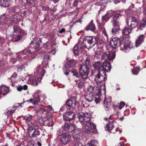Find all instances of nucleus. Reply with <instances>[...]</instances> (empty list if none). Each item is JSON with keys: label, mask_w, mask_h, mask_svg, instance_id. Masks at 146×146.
<instances>
[{"label": "nucleus", "mask_w": 146, "mask_h": 146, "mask_svg": "<svg viewBox=\"0 0 146 146\" xmlns=\"http://www.w3.org/2000/svg\"><path fill=\"white\" fill-rule=\"evenodd\" d=\"M78 115L80 122H86L82 128V130L84 132L87 133H91L93 134L98 133L96 125L90 122L91 119V114L90 113L81 112L79 113Z\"/></svg>", "instance_id": "obj_1"}, {"label": "nucleus", "mask_w": 146, "mask_h": 146, "mask_svg": "<svg viewBox=\"0 0 146 146\" xmlns=\"http://www.w3.org/2000/svg\"><path fill=\"white\" fill-rule=\"evenodd\" d=\"M115 56V53L113 51H108L104 52L102 57V60H105L102 64V67L104 71L107 72H110L111 68L110 63L106 60L107 59L111 60L114 59Z\"/></svg>", "instance_id": "obj_2"}, {"label": "nucleus", "mask_w": 146, "mask_h": 146, "mask_svg": "<svg viewBox=\"0 0 146 146\" xmlns=\"http://www.w3.org/2000/svg\"><path fill=\"white\" fill-rule=\"evenodd\" d=\"M110 45L113 48H116L120 45L121 50L126 52L129 50L133 47V44L130 42L121 44L120 40L118 38H115L111 39L110 42Z\"/></svg>", "instance_id": "obj_3"}, {"label": "nucleus", "mask_w": 146, "mask_h": 146, "mask_svg": "<svg viewBox=\"0 0 146 146\" xmlns=\"http://www.w3.org/2000/svg\"><path fill=\"white\" fill-rule=\"evenodd\" d=\"M28 134L31 138L36 137L40 134L41 129L39 126L36 123L31 122L28 124Z\"/></svg>", "instance_id": "obj_4"}, {"label": "nucleus", "mask_w": 146, "mask_h": 146, "mask_svg": "<svg viewBox=\"0 0 146 146\" xmlns=\"http://www.w3.org/2000/svg\"><path fill=\"white\" fill-rule=\"evenodd\" d=\"M79 70L81 77L84 79H86L89 73V69L88 66L85 64H80Z\"/></svg>", "instance_id": "obj_5"}, {"label": "nucleus", "mask_w": 146, "mask_h": 146, "mask_svg": "<svg viewBox=\"0 0 146 146\" xmlns=\"http://www.w3.org/2000/svg\"><path fill=\"white\" fill-rule=\"evenodd\" d=\"M76 98L74 96L70 98L66 102V107L68 110L72 109L73 111H75L77 104L76 101Z\"/></svg>", "instance_id": "obj_6"}, {"label": "nucleus", "mask_w": 146, "mask_h": 146, "mask_svg": "<svg viewBox=\"0 0 146 146\" xmlns=\"http://www.w3.org/2000/svg\"><path fill=\"white\" fill-rule=\"evenodd\" d=\"M58 134L60 137V142L62 144L66 145L70 141L71 137L70 134L68 133H63L61 134Z\"/></svg>", "instance_id": "obj_7"}, {"label": "nucleus", "mask_w": 146, "mask_h": 146, "mask_svg": "<svg viewBox=\"0 0 146 146\" xmlns=\"http://www.w3.org/2000/svg\"><path fill=\"white\" fill-rule=\"evenodd\" d=\"M49 114L50 116L52 115L51 113H49L48 112L47 113V114H44L42 115V117H43L42 120V123L43 125L51 126L53 125L52 118L51 117L49 118L48 117V114Z\"/></svg>", "instance_id": "obj_8"}, {"label": "nucleus", "mask_w": 146, "mask_h": 146, "mask_svg": "<svg viewBox=\"0 0 146 146\" xmlns=\"http://www.w3.org/2000/svg\"><path fill=\"white\" fill-rule=\"evenodd\" d=\"M106 74L102 69L98 70V73L95 77V81L98 83H100L106 79Z\"/></svg>", "instance_id": "obj_9"}, {"label": "nucleus", "mask_w": 146, "mask_h": 146, "mask_svg": "<svg viewBox=\"0 0 146 146\" xmlns=\"http://www.w3.org/2000/svg\"><path fill=\"white\" fill-rule=\"evenodd\" d=\"M99 40V38L97 36H87L84 39V41L90 44V48L92 47Z\"/></svg>", "instance_id": "obj_10"}, {"label": "nucleus", "mask_w": 146, "mask_h": 146, "mask_svg": "<svg viewBox=\"0 0 146 146\" xmlns=\"http://www.w3.org/2000/svg\"><path fill=\"white\" fill-rule=\"evenodd\" d=\"M85 99L88 102H90L94 101L96 103H98L100 101L99 97L98 95H93L92 94H90L85 96Z\"/></svg>", "instance_id": "obj_11"}, {"label": "nucleus", "mask_w": 146, "mask_h": 146, "mask_svg": "<svg viewBox=\"0 0 146 146\" xmlns=\"http://www.w3.org/2000/svg\"><path fill=\"white\" fill-rule=\"evenodd\" d=\"M127 19V23L129 27L132 28H134L137 26L138 22L136 18L132 16L129 17Z\"/></svg>", "instance_id": "obj_12"}, {"label": "nucleus", "mask_w": 146, "mask_h": 146, "mask_svg": "<svg viewBox=\"0 0 146 146\" xmlns=\"http://www.w3.org/2000/svg\"><path fill=\"white\" fill-rule=\"evenodd\" d=\"M75 113L72 111H68L66 112L63 114L64 119L70 121L75 118Z\"/></svg>", "instance_id": "obj_13"}, {"label": "nucleus", "mask_w": 146, "mask_h": 146, "mask_svg": "<svg viewBox=\"0 0 146 146\" xmlns=\"http://www.w3.org/2000/svg\"><path fill=\"white\" fill-rule=\"evenodd\" d=\"M82 136V133L78 130H76L72 133V137L74 142H79L81 139Z\"/></svg>", "instance_id": "obj_14"}, {"label": "nucleus", "mask_w": 146, "mask_h": 146, "mask_svg": "<svg viewBox=\"0 0 146 146\" xmlns=\"http://www.w3.org/2000/svg\"><path fill=\"white\" fill-rule=\"evenodd\" d=\"M9 88L5 85L2 84L0 87V93L4 96L6 95L9 92Z\"/></svg>", "instance_id": "obj_15"}, {"label": "nucleus", "mask_w": 146, "mask_h": 146, "mask_svg": "<svg viewBox=\"0 0 146 146\" xmlns=\"http://www.w3.org/2000/svg\"><path fill=\"white\" fill-rule=\"evenodd\" d=\"M145 36L142 34L139 35L135 42V46L137 47L141 45L144 42Z\"/></svg>", "instance_id": "obj_16"}, {"label": "nucleus", "mask_w": 146, "mask_h": 146, "mask_svg": "<svg viewBox=\"0 0 146 146\" xmlns=\"http://www.w3.org/2000/svg\"><path fill=\"white\" fill-rule=\"evenodd\" d=\"M145 36L142 34L139 35L135 42V46L137 47L141 45L144 42Z\"/></svg>", "instance_id": "obj_17"}, {"label": "nucleus", "mask_w": 146, "mask_h": 146, "mask_svg": "<svg viewBox=\"0 0 146 146\" xmlns=\"http://www.w3.org/2000/svg\"><path fill=\"white\" fill-rule=\"evenodd\" d=\"M76 127L74 124H65L64 125V129L68 132H72L75 130Z\"/></svg>", "instance_id": "obj_18"}, {"label": "nucleus", "mask_w": 146, "mask_h": 146, "mask_svg": "<svg viewBox=\"0 0 146 146\" xmlns=\"http://www.w3.org/2000/svg\"><path fill=\"white\" fill-rule=\"evenodd\" d=\"M36 71L38 75H40L39 78H42L45 73V70L43 69L40 65L38 66L36 68Z\"/></svg>", "instance_id": "obj_19"}, {"label": "nucleus", "mask_w": 146, "mask_h": 146, "mask_svg": "<svg viewBox=\"0 0 146 146\" xmlns=\"http://www.w3.org/2000/svg\"><path fill=\"white\" fill-rule=\"evenodd\" d=\"M121 16V14L118 13H115L113 17V19L112 20L113 25H117L119 24V21H118V19L119 17Z\"/></svg>", "instance_id": "obj_20"}, {"label": "nucleus", "mask_w": 146, "mask_h": 146, "mask_svg": "<svg viewBox=\"0 0 146 146\" xmlns=\"http://www.w3.org/2000/svg\"><path fill=\"white\" fill-rule=\"evenodd\" d=\"M35 110L37 112L41 110L42 113V115L47 114V111H46V109L43 108L42 106L40 105L37 104L35 106Z\"/></svg>", "instance_id": "obj_21"}, {"label": "nucleus", "mask_w": 146, "mask_h": 146, "mask_svg": "<svg viewBox=\"0 0 146 146\" xmlns=\"http://www.w3.org/2000/svg\"><path fill=\"white\" fill-rule=\"evenodd\" d=\"M87 89L88 92H89L90 94H97V90L96 88L95 87L94 85L93 86L89 85Z\"/></svg>", "instance_id": "obj_22"}, {"label": "nucleus", "mask_w": 146, "mask_h": 146, "mask_svg": "<svg viewBox=\"0 0 146 146\" xmlns=\"http://www.w3.org/2000/svg\"><path fill=\"white\" fill-rule=\"evenodd\" d=\"M85 29L87 31L90 30L92 31L95 32L96 31V28L94 24L91 21L89 24L86 27Z\"/></svg>", "instance_id": "obj_23"}, {"label": "nucleus", "mask_w": 146, "mask_h": 146, "mask_svg": "<svg viewBox=\"0 0 146 146\" xmlns=\"http://www.w3.org/2000/svg\"><path fill=\"white\" fill-rule=\"evenodd\" d=\"M41 79L42 78H38L37 80H35V79H33L32 78H30L28 79V81L29 83L35 84L37 86L38 84V82H40Z\"/></svg>", "instance_id": "obj_24"}, {"label": "nucleus", "mask_w": 146, "mask_h": 146, "mask_svg": "<svg viewBox=\"0 0 146 146\" xmlns=\"http://www.w3.org/2000/svg\"><path fill=\"white\" fill-rule=\"evenodd\" d=\"M11 0H2L0 5L4 7H8L10 4Z\"/></svg>", "instance_id": "obj_25"}, {"label": "nucleus", "mask_w": 146, "mask_h": 146, "mask_svg": "<svg viewBox=\"0 0 146 146\" xmlns=\"http://www.w3.org/2000/svg\"><path fill=\"white\" fill-rule=\"evenodd\" d=\"M131 31V29L125 27L122 30V33L123 35H127L130 34Z\"/></svg>", "instance_id": "obj_26"}, {"label": "nucleus", "mask_w": 146, "mask_h": 146, "mask_svg": "<svg viewBox=\"0 0 146 146\" xmlns=\"http://www.w3.org/2000/svg\"><path fill=\"white\" fill-rule=\"evenodd\" d=\"M93 66L95 70H98L102 66V64H101L100 62H98L94 64Z\"/></svg>", "instance_id": "obj_27"}, {"label": "nucleus", "mask_w": 146, "mask_h": 146, "mask_svg": "<svg viewBox=\"0 0 146 146\" xmlns=\"http://www.w3.org/2000/svg\"><path fill=\"white\" fill-rule=\"evenodd\" d=\"M76 63V61L73 60L69 61L68 63V64L69 68H72L75 66Z\"/></svg>", "instance_id": "obj_28"}, {"label": "nucleus", "mask_w": 146, "mask_h": 146, "mask_svg": "<svg viewBox=\"0 0 146 146\" xmlns=\"http://www.w3.org/2000/svg\"><path fill=\"white\" fill-rule=\"evenodd\" d=\"M97 47L99 49H102L104 45V42L102 40H99L97 42Z\"/></svg>", "instance_id": "obj_29"}, {"label": "nucleus", "mask_w": 146, "mask_h": 146, "mask_svg": "<svg viewBox=\"0 0 146 146\" xmlns=\"http://www.w3.org/2000/svg\"><path fill=\"white\" fill-rule=\"evenodd\" d=\"M98 141L96 140H93L91 141L89 143L86 144L85 146H98Z\"/></svg>", "instance_id": "obj_30"}, {"label": "nucleus", "mask_w": 146, "mask_h": 146, "mask_svg": "<svg viewBox=\"0 0 146 146\" xmlns=\"http://www.w3.org/2000/svg\"><path fill=\"white\" fill-rule=\"evenodd\" d=\"M113 27L112 29L111 32L113 34H115L117 32L119 29V24L117 25H113Z\"/></svg>", "instance_id": "obj_31"}, {"label": "nucleus", "mask_w": 146, "mask_h": 146, "mask_svg": "<svg viewBox=\"0 0 146 146\" xmlns=\"http://www.w3.org/2000/svg\"><path fill=\"white\" fill-rule=\"evenodd\" d=\"M33 98L36 104L37 103L40 102V98L37 94H35L33 95Z\"/></svg>", "instance_id": "obj_32"}, {"label": "nucleus", "mask_w": 146, "mask_h": 146, "mask_svg": "<svg viewBox=\"0 0 146 146\" xmlns=\"http://www.w3.org/2000/svg\"><path fill=\"white\" fill-rule=\"evenodd\" d=\"M113 127V125L111 123H107L105 127L106 130H111Z\"/></svg>", "instance_id": "obj_33"}, {"label": "nucleus", "mask_w": 146, "mask_h": 146, "mask_svg": "<svg viewBox=\"0 0 146 146\" xmlns=\"http://www.w3.org/2000/svg\"><path fill=\"white\" fill-rule=\"evenodd\" d=\"M32 116L30 115H28L25 116L24 119L27 122H29L31 119Z\"/></svg>", "instance_id": "obj_34"}, {"label": "nucleus", "mask_w": 146, "mask_h": 146, "mask_svg": "<svg viewBox=\"0 0 146 146\" xmlns=\"http://www.w3.org/2000/svg\"><path fill=\"white\" fill-rule=\"evenodd\" d=\"M99 28L101 29L102 33L107 37H108V35L107 33L105 28L103 26H99Z\"/></svg>", "instance_id": "obj_35"}, {"label": "nucleus", "mask_w": 146, "mask_h": 146, "mask_svg": "<svg viewBox=\"0 0 146 146\" xmlns=\"http://www.w3.org/2000/svg\"><path fill=\"white\" fill-rule=\"evenodd\" d=\"M73 51L74 54L75 55H77L78 54V46L77 45H75L73 49Z\"/></svg>", "instance_id": "obj_36"}, {"label": "nucleus", "mask_w": 146, "mask_h": 146, "mask_svg": "<svg viewBox=\"0 0 146 146\" xmlns=\"http://www.w3.org/2000/svg\"><path fill=\"white\" fill-rule=\"evenodd\" d=\"M111 103L110 102H107L106 103L105 102L104 104V108L105 110H108L110 106Z\"/></svg>", "instance_id": "obj_37"}, {"label": "nucleus", "mask_w": 146, "mask_h": 146, "mask_svg": "<svg viewBox=\"0 0 146 146\" xmlns=\"http://www.w3.org/2000/svg\"><path fill=\"white\" fill-rule=\"evenodd\" d=\"M73 76H75L77 78H80L81 76L80 73H78L76 71L74 70L72 71Z\"/></svg>", "instance_id": "obj_38"}, {"label": "nucleus", "mask_w": 146, "mask_h": 146, "mask_svg": "<svg viewBox=\"0 0 146 146\" xmlns=\"http://www.w3.org/2000/svg\"><path fill=\"white\" fill-rule=\"evenodd\" d=\"M28 102V103H32V104H34L35 105L36 104L34 99V98H33V99H32V98H31L29 100H28L27 101H26L25 102H23V103H24V102ZM23 103H20V104H20V106H21V104H22Z\"/></svg>", "instance_id": "obj_39"}, {"label": "nucleus", "mask_w": 146, "mask_h": 146, "mask_svg": "<svg viewBox=\"0 0 146 146\" xmlns=\"http://www.w3.org/2000/svg\"><path fill=\"white\" fill-rule=\"evenodd\" d=\"M6 19L4 16H2L0 18V24H4L5 23Z\"/></svg>", "instance_id": "obj_40"}, {"label": "nucleus", "mask_w": 146, "mask_h": 146, "mask_svg": "<svg viewBox=\"0 0 146 146\" xmlns=\"http://www.w3.org/2000/svg\"><path fill=\"white\" fill-rule=\"evenodd\" d=\"M17 74L15 73L13 75H12V76L10 78V80H11V82L12 83H13L15 80V78L17 77Z\"/></svg>", "instance_id": "obj_41"}, {"label": "nucleus", "mask_w": 146, "mask_h": 146, "mask_svg": "<svg viewBox=\"0 0 146 146\" xmlns=\"http://www.w3.org/2000/svg\"><path fill=\"white\" fill-rule=\"evenodd\" d=\"M49 57H50L49 56L48 54H45L44 56V58H43L44 59H43V62H44V61H45V64H46L47 63V61L48 60Z\"/></svg>", "instance_id": "obj_42"}, {"label": "nucleus", "mask_w": 146, "mask_h": 146, "mask_svg": "<svg viewBox=\"0 0 146 146\" xmlns=\"http://www.w3.org/2000/svg\"><path fill=\"white\" fill-rule=\"evenodd\" d=\"M13 29L14 32L16 33H19L21 29L17 26H14L13 27Z\"/></svg>", "instance_id": "obj_43"}, {"label": "nucleus", "mask_w": 146, "mask_h": 146, "mask_svg": "<svg viewBox=\"0 0 146 146\" xmlns=\"http://www.w3.org/2000/svg\"><path fill=\"white\" fill-rule=\"evenodd\" d=\"M139 71V69L138 68H135L132 70L133 73L134 74H137L138 73Z\"/></svg>", "instance_id": "obj_44"}, {"label": "nucleus", "mask_w": 146, "mask_h": 146, "mask_svg": "<svg viewBox=\"0 0 146 146\" xmlns=\"http://www.w3.org/2000/svg\"><path fill=\"white\" fill-rule=\"evenodd\" d=\"M22 53L24 54H26L27 53L29 54H31V50L28 49H27L24 50L22 52Z\"/></svg>", "instance_id": "obj_45"}, {"label": "nucleus", "mask_w": 146, "mask_h": 146, "mask_svg": "<svg viewBox=\"0 0 146 146\" xmlns=\"http://www.w3.org/2000/svg\"><path fill=\"white\" fill-rule=\"evenodd\" d=\"M106 15H107V17L109 19L111 17L113 16V14L112 11L108 12Z\"/></svg>", "instance_id": "obj_46"}, {"label": "nucleus", "mask_w": 146, "mask_h": 146, "mask_svg": "<svg viewBox=\"0 0 146 146\" xmlns=\"http://www.w3.org/2000/svg\"><path fill=\"white\" fill-rule=\"evenodd\" d=\"M125 103L123 102H121L118 106L119 109L120 110L122 109L125 106Z\"/></svg>", "instance_id": "obj_47"}, {"label": "nucleus", "mask_w": 146, "mask_h": 146, "mask_svg": "<svg viewBox=\"0 0 146 146\" xmlns=\"http://www.w3.org/2000/svg\"><path fill=\"white\" fill-rule=\"evenodd\" d=\"M146 25V21L144 20L142 21L141 23L140 28L141 29L142 28H144V27Z\"/></svg>", "instance_id": "obj_48"}, {"label": "nucleus", "mask_w": 146, "mask_h": 146, "mask_svg": "<svg viewBox=\"0 0 146 146\" xmlns=\"http://www.w3.org/2000/svg\"><path fill=\"white\" fill-rule=\"evenodd\" d=\"M90 57H87L85 60V63L86 64H89L90 62Z\"/></svg>", "instance_id": "obj_49"}, {"label": "nucleus", "mask_w": 146, "mask_h": 146, "mask_svg": "<svg viewBox=\"0 0 146 146\" xmlns=\"http://www.w3.org/2000/svg\"><path fill=\"white\" fill-rule=\"evenodd\" d=\"M26 1V4H27L29 3L30 5H33V3H34V1L33 0H25Z\"/></svg>", "instance_id": "obj_50"}, {"label": "nucleus", "mask_w": 146, "mask_h": 146, "mask_svg": "<svg viewBox=\"0 0 146 146\" xmlns=\"http://www.w3.org/2000/svg\"><path fill=\"white\" fill-rule=\"evenodd\" d=\"M22 38V36H17L15 38V41L16 42L20 40Z\"/></svg>", "instance_id": "obj_51"}, {"label": "nucleus", "mask_w": 146, "mask_h": 146, "mask_svg": "<svg viewBox=\"0 0 146 146\" xmlns=\"http://www.w3.org/2000/svg\"><path fill=\"white\" fill-rule=\"evenodd\" d=\"M25 68V66L23 65L17 68V71L21 72Z\"/></svg>", "instance_id": "obj_52"}, {"label": "nucleus", "mask_w": 146, "mask_h": 146, "mask_svg": "<svg viewBox=\"0 0 146 146\" xmlns=\"http://www.w3.org/2000/svg\"><path fill=\"white\" fill-rule=\"evenodd\" d=\"M85 83L84 82H80L78 85V87L79 88H82L84 85V84Z\"/></svg>", "instance_id": "obj_53"}, {"label": "nucleus", "mask_w": 146, "mask_h": 146, "mask_svg": "<svg viewBox=\"0 0 146 146\" xmlns=\"http://www.w3.org/2000/svg\"><path fill=\"white\" fill-rule=\"evenodd\" d=\"M107 15H105L104 16L102 17V20L103 22L105 21L106 22L109 19H108V18L107 17Z\"/></svg>", "instance_id": "obj_54"}, {"label": "nucleus", "mask_w": 146, "mask_h": 146, "mask_svg": "<svg viewBox=\"0 0 146 146\" xmlns=\"http://www.w3.org/2000/svg\"><path fill=\"white\" fill-rule=\"evenodd\" d=\"M74 143V145L73 146H82V145L81 143H80V141L76 142Z\"/></svg>", "instance_id": "obj_55"}, {"label": "nucleus", "mask_w": 146, "mask_h": 146, "mask_svg": "<svg viewBox=\"0 0 146 146\" xmlns=\"http://www.w3.org/2000/svg\"><path fill=\"white\" fill-rule=\"evenodd\" d=\"M19 9L17 7H14L13 9V11L15 13H17L19 11Z\"/></svg>", "instance_id": "obj_56"}, {"label": "nucleus", "mask_w": 146, "mask_h": 146, "mask_svg": "<svg viewBox=\"0 0 146 146\" xmlns=\"http://www.w3.org/2000/svg\"><path fill=\"white\" fill-rule=\"evenodd\" d=\"M17 90L19 91H21L23 90V87L21 85H19L17 86Z\"/></svg>", "instance_id": "obj_57"}, {"label": "nucleus", "mask_w": 146, "mask_h": 146, "mask_svg": "<svg viewBox=\"0 0 146 146\" xmlns=\"http://www.w3.org/2000/svg\"><path fill=\"white\" fill-rule=\"evenodd\" d=\"M79 0H75L74 2L73 5L74 7H77Z\"/></svg>", "instance_id": "obj_58"}, {"label": "nucleus", "mask_w": 146, "mask_h": 146, "mask_svg": "<svg viewBox=\"0 0 146 146\" xmlns=\"http://www.w3.org/2000/svg\"><path fill=\"white\" fill-rule=\"evenodd\" d=\"M19 32V33L22 34L23 35H26V33H25V31L23 30L22 29H20V31Z\"/></svg>", "instance_id": "obj_59"}, {"label": "nucleus", "mask_w": 146, "mask_h": 146, "mask_svg": "<svg viewBox=\"0 0 146 146\" xmlns=\"http://www.w3.org/2000/svg\"><path fill=\"white\" fill-rule=\"evenodd\" d=\"M6 114L8 116L10 115H12V114L11 113L10 111L9 110L7 111L6 113Z\"/></svg>", "instance_id": "obj_60"}, {"label": "nucleus", "mask_w": 146, "mask_h": 146, "mask_svg": "<svg viewBox=\"0 0 146 146\" xmlns=\"http://www.w3.org/2000/svg\"><path fill=\"white\" fill-rule=\"evenodd\" d=\"M124 142H120L118 144V145L120 146H123L124 145Z\"/></svg>", "instance_id": "obj_61"}, {"label": "nucleus", "mask_w": 146, "mask_h": 146, "mask_svg": "<svg viewBox=\"0 0 146 146\" xmlns=\"http://www.w3.org/2000/svg\"><path fill=\"white\" fill-rule=\"evenodd\" d=\"M65 31V29L64 28H62L61 29L60 31H59V33H62L63 32H64Z\"/></svg>", "instance_id": "obj_62"}, {"label": "nucleus", "mask_w": 146, "mask_h": 146, "mask_svg": "<svg viewBox=\"0 0 146 146\" xmlns=\"http://www.w3.org/2000/svg\"><path fill=\"white\" fill-rule=\"evenodd\" d=\"M23 89L25 90H27V86L26 85H25L23 87Z\"/></svg>", "instance_id": "obj_63"}, {"label": "nucleus", "mask_w": 146, "mask_h": 146, "mask_svg": "<svg viewBox=\"0 0 146 146\" xmlns=\"http://www.w3.org/2000/svg\"><path fill=\"white\" fill-rule=\"evenodd\" d=\"M120 2V0H114V2L115 4H117Z\"/></svg>", "instance_id": "obj_64"}]
</instances>
